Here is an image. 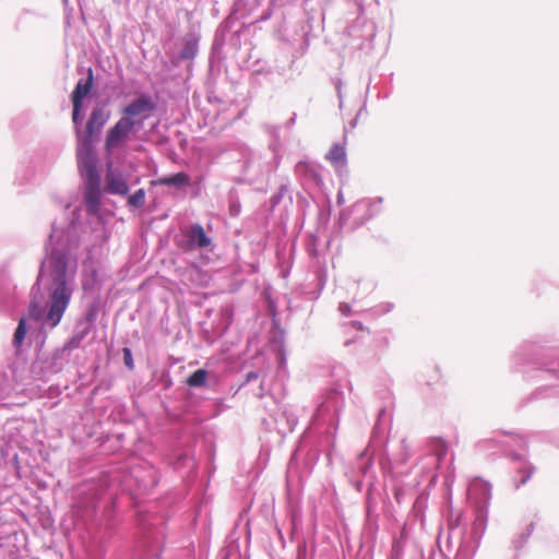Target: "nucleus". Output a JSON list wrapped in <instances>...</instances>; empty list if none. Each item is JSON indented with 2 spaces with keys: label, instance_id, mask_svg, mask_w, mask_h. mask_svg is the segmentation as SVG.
Returning a JSON list of instances; mask_svg holds the SVG:
<instances>
[{
  "label": "nucleus",
  "instance_id": "obj_19",
  "mask_svg": "<svg viewBox=\"0 0 559 559\" xmlns=\"http://www.w3.org/2000/svg\"><path fill=\"white\" fill-rule=\"evenodd\" d=\"M305 166H306V164H304V163H299V164L297 165V168L299 169V168L305 167Z\"/></svg>",
  "mask_w": 559,
  "mask_h": 559
},
{
  "label": "nucleus",
  "instance_id": "obj_11",
  "mask_svg": "<svg viewBox=\"0 0 559 559\" xmlns=\"http://www.w3.org/2000/svg\"><path fill=\"white\" fill-rule=\"evenodd\" d=\"M26 335V325H25V319L21 318L19 321V325L15 330L14 336H13V344L16 348V353L20 350V346L22 345L24 338Z\"/></svg>",
  "mask_w": 559,
  "mask_h": 559
},
{
  "label": "nucleus",
  "instance_id": "obj_9",
  "mask_svg": "<svg viewBox=\"0 0 559 559\" xmlns=\"http://www.w3.org/2000/svg\"><path fill=\"white\" fill-rule=\"evenodd\" d=\"M326 159L334 166L343 165L346 159L345 148L340 144H334L326 154Z\"/></svg>",
  "mask_w": 559,
  "mask_h": 559
},
{
  "label": "nucleus",
  "instance_id": "obj_6",
  "mask_svg": "<svg viewBox=\"0 0 559 559\" xmlns=\"http://www.w3.org/2000/svg\"><path fill=\"white\" fill-rule=\"evenodd\" d=\"M94 85V78H93V70L92 68H88L87 70V78L85 80H80L75 88L72 92L71 100L72 103H79V105H83V98L87 96Z\"/></svg>",
  "mask_w": 559,
  "mask_h": 559
},
{
  "label": "nucleus",
  "instance_id": "obj_3",
  "mask_svg": "<svg viewBox=\"0 0 559 559\" xmlns=\"http://www.w3.org/2000/svg\"><path fill=\"white\" fill-rule=\"evenodd\" d=\"M155 105L148 96H140L139 98L132 100L128 106L122 109L121 118H130V120L140 121L139 127L142 124V121L150 117L151 112L154 110Z\"/></svg>",
  "mask_w": 559,
  "mask_h": 559
},
{
  "label": "nucleus",
  "instance_id": "obj_15",
  "mask_svg": "<svg viewBox=\"0 0 559 559\" xmlns=\"http://www.w3.org/2000/svg\"><path fill=\"white\" fill-rule=\"evenodd\" d=\"M123 360H124V364L128 368L132 369L133 368V359H132V354H131V350L126 347L123 348Z\"/></svg>",
  "mask_w": 559,
  "mask_h": 559
},
{
  "label": "nucleus",
  "instance_id": "obj_2",
  "mask_svg": "<svg viewBox=\"0 0 559 559\" xmlns=\"http://www.w3.org/2000/svg\"><path fill=\"white\" fill-rule=\"evenodd\" d=\"M140 124V121L130 120V118H120L114 127H111L105 140V148L108 153H112L115 150L124 145L129 134L133 128Z\"/></svg>",
  "mask_w": 559,
  "mask_h": 559
},
{
  "label": "nucleus",
  "instance_id": "obj_10",
  "mask_svg": "<svg viewBox=\"0 0 559 559\" xmlns=\"http://www.w3.org/2000/svg\"><path fill=\"white\" fill-rule=\"evenodd\" d=\"M206 379L207 371L204 369H198L186 380V383L191 388H201L205 385Z\"/></svg>",
  "mask_w": 559,
  "mask_h": 559
},
{
  "label": "nucleus",
  "instance_id": "obj_4",
  "mask_svg": "<svg viewBox=\"0 0 559 559\" xmlns=\"http://www.w3.org/2000/svg\"><path fill=\"white\" fill-rule=\"evenodd\" d=\"M109 115L103 108H94L86 123V136L92 139L95 134L99 133L103 127L106 124Z\"/></svg>",
  "mask_w": 559,
  "mask_h": 559
},
{
  "label": "nucleus",
  "instance_id": "obj_5",
  "mask_svg": "<svg viewBox=\"0 0 559 559\" xmlns=\"http://www.w3.org/2000/svg\"><path fill=\"white\" fill-rule=\"evenodd\" d=\"M105 189L111 194L124 195L129 191V186L120 173H116L111 169L107 170Z\"/></svg>",
  "mask_w": 559,
  "mask_h": 559
},
{
  "label": "nucleus",
  "instance_id": "obj_8",
  "mask_svg": "<svg viewBox=\"0 0 559 559\" xmlns=\"http://www.w3.org/2000/svg\"><path fill=\"white\" fill-rule=\"evenodd\" d=\"M189 182L190 177L186 173H177L173 176L158 178L157 180L153 181V185L181 187L189 185Z\"/></svg>",
  "mask_w": 559,
  "mask_h": 559
},
{
  "label": "nucleus",
  "instance_id": "obj_17",
  "mask_svg": "<svg viewBox=\"0 0 559 559\" xmlns=\"http://www.w3.org/2000/svg\"><path fill=\"white\" fill-rule=\"evenodd\" d=\"M433 373H435V374H433V376H430V377H429V379H430V380H433V383H438V379H435V378H437V376H438V370H435V371H433ZM428 383H429V384H432V382H431V381H429Z\"/></svg>",
  "mask_w": 559,
  "mask_h": 559
},
{
  "label": "nucleus",
  "instance_id": "obj_18",
  "mask_svg": "<svg viewBox=\"0 0 559 559\" xmlns=\"http://www.w3.org/2000/svg\"><path fill=\"white\" fill-rule=\"evenodd\" d=\"M34 308H35V304L32 301V302L29 304V314H31V316H32V313H33V309H34Z\"/></svg>",
  "mask_w": 559,
  "mask_h": 559
},
{
  "label": "nucleus",
  "instance_id": "obj_16",
  "mask_svg": "<svg viewBox=\"0 0 559 559\" xmlns=\"http://www.w3.org/2000/svg\"><path fill=\"white\" fill-rule=\"evenodd\" d=\"M80 162L82 164H84L85 167H90L91 170L94 168V163H93L92 158L88 155H86L83 158H81Z\"/></svg>",
  "mask_w": 559,
  "mask_h": 559
},
{
  "label": "nucleus",
  "instance_id": "obj_1",
  "mask_svg": "<svg viewBox=\"0 0 559 559\" xmlns=\"http://www.w3.org/2000/svg\"><path fill=\"white\" fill-rule=\"evenodd\" d=\"M72 297V289L66 281V271L62 270L55 281V287L50 294L47 312L41 317V322L49 328H56L62 319Z\"/></svg>",
  "mask_w": 559,
  "mask_h": 559
},
{
  "label": "nucleus",
  "instance_id": "obj_7",
  "mask_svg": "<svg viewBox=\"0 0 559 559\" xmlns=\"http://www.w3.org/2000/svg\"><path fill=\"white\" fill-rule=\"evenodd\" d=\"M187 237H188L189 243L192 247H197V248H206L212 242L211 238L207 237V235L205 234L204 228L199 224H194L190 227V229L187 234Z\"/></svg>",
  "mask_w": 559,
  "mask_h": 559
},
{
  "label": "nucleus",
  "instance_id": "obj_12",
  "mask_svg": "<svg viewBox=\"0 0 559 559\" xmlns=\"http://www.w3.org/2000/svg\"><path fill=\"white\" fill-rule=\"evenodd\" d=\"M145 202V192L143 189H139L132 195L129 197L128 203L133 207H141Z\"/></svg>",
  "mask_w": 559,
  "mask_h": 559
},
{
  "label": "nucleus",
  "instance_id": "obj_13",
  "mask_svg": "<svg viewBox=\"0 0 559 559\" xmlns=\"http://www.w3.org/2000/svg\"><path fill=\"white\" fill-rule=\"evenodd\" d=\"M72 106H73V110H72V121L74 124H79L80 123V114H81V110H82V106L83 105H79V103H72Z\"/></svg>",
  "mask_w": 559,
  "mask_h": 559
},
{
  "label": "nucleus",
  "instance_id": "obj_14",
  "mask_svg": "<svg viewBox=\"0 0 559 559\" xmlns=\"http://www.w3.org/2000/svg\"><path fill=\"white\" fill-rule=\"evenodd\" d=\"M534 469L533 467H524L520 471V473L523 475L521 480H520V485H524L527 483V480L531 478L532 474H533Z\"/></svg>",
  "mask_w": 559,
  "mask_h": 559
}]
</instances>
